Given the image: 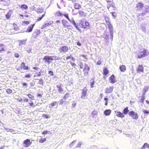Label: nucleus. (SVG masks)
Returning a JSON list of instances; mask_svg holds the SVG:
<instances>
[{
  "instance_id": "f257e3e1",
  "label": "nucleus",
  "mask_w": 149,
  "mask_h": 149,
  "mask_svg": "<svg viewBox=\"0 0 149 149\" xmlns=\"http://www.w3.org/2000/svg\"><path fill=\"white\" fill-rule=\"evenodd\" d=\"M148 54L149 52L147 50L144 49H142L137 53V57L138 58H141L148 56Z\"/></svg>"
},
{
  "instance_id": "f03ea898",
  "label": "nucleus",
  "mask_w": 149,
  "mask_h": 149,
  "mask_svg": "<svg viewBox=\"0 0 149 149\" xmlns=\"http://www.w3.org/2000/svg\"><path fill=\"white\" fill-rule=\"evenodd\" d=\"M79 26L84 29H88L89 27V23L85 19H82L79 24Z\"/></svg>"
},
{
  "instance_id": "7ed1b4c3",
  "label": "nucleus",
  "mask_w": 149,
  "mask_h": 149,
  "mask_svg": "<svg viewBox=\"0 0 149 149\" xmlns=\"http://www.w3.org/2000/svg\"><path fill=\"white\" fill-rule=\"evenodd\" d=\"M129 115L134 119L136 120L139 117L138 114L133 111H130L129 112Z\"/></svg>"
},
{
  "instance_id": "20e7f679",
  "label": "nucleus",
  "mask_w": 149,
  "mask_h": 149,
  "mask_svg": "<svg viewBox=\"0 0 149 149\" xmlns=\"http://www.w3.org/2000/svg\"><path fill=\"white\" fill-rule=\"evenodd\" d=\"M108 25V28L109 30V32L110 34V38L111 39V40H112L113 37V27L112 25L111 24L110 22H109Z\"/></svg>"
},
{
  "instance_id": "39448f33",
  "label": "nucleus",
  "mask_w": 149,
  "mask_h": 149,
  "mask_svg": "<svg viewBox=\"0 0 149 149\" xmlns=\"http://www.w3.org/2000/svg\"><path fill=\"white\" fill-rule=\"evenodd\" d=\"M69 49L68 47L66 46H60L58 50L60 53L65 52H68Z\"/></svg>"
},
{
  "instance_id": "423d86ee",
  "label": "nucleus",
  "mask_w": 149,
  "mask_h": 149,
  "mask_svg": "<svg viewBox=\"0 0 149 149\" xmlns=\"http://www.w3.org/2000/svg\"><path fill=\"white\" fill-rule=\"evenodd\" d=\"M114 88L113 86H109L107 87L105 90V93L106 94H109L112 92Z\"/></svg>"
},
{
  "instance_id": "0eeeda50",
  "label": "nucleus",
  "mask_w": 149,
  "mask_h": 149,
  "mask_svg": "<svg viewBox=\"0 0 149 149\" xmlns=\"http://www.w3.org/2000/svg\"><path fill=\"white\" fill-rule=\"evenodd\" d=\"M87 94V89L85 87L82 90V91L81 93V95L80 97L83 99H84Z\"/></svg>"
},
{
  "instance_id": "6e6552de",
  "label": "nucleus",
  "mask_w": 149,
  "mask_h": 149,
  "mask_svg": "<svg viewBox=\"0 0 149 149\" xmlns=\"http://www.w3.org/2000/svg\"><path fill=\"white\" fill-rule=\"evenodd\" d=\"M53 59L52 58L51 56H45L43 58V60L45 61V62H47L48 64H49L51 63L52 61H52V60Z\"/></svg>"
},
{
  "instance_id": "1a4fd4ad",
  "label": "nucleus",
  "mask_w": 149,
  "mask_h": 149,
  "mask_svg": "<svg viewBox=\"0 0 149 149\" xmlns=\"http://www.w3.org/2000/svg\"><path fill=\"white\" fill-rule=\"evenodd\" d=\"M23 143L24 144V146L27 147L31 145L32 141H31L30 139H27L24 141Z\"/></svg>"
},
{
  "instance_id": "9d476101",
  "label": "nucleus",
  "mask_w": 149,
  "mask_h": 149,
  "mask_svg": "<svg viewBox=\"0 0 149 149\" xmlns=\"http://www.w3.org/2000/svg\"><path fill=\"white\" fill-rule=\"evenodd\" d=\"M115 112L116 116L122 118L125 117V116L123 113H121L120 111H116Z\"/></svg>"
},
{
  "instance_id": "9b49d317",
  "label": "nucleus",
  "mask_w": 149,
  "mask_h": 149,
  "mask_svg": "<svg viewBox=\"0 0 149 149\" xmlns=\"http://www.w3.org/2000/svg\"><path fill=\"white\" fill-rule=\"evenodd\" d=\"M58 102H52L49 105V107L50 108H53V107L56 108L57 107Z\"/></svg>"
},
{
  "instance_id": "f8f14e48",
  "label": "nucleus",
  "mask_w": 149,
  "mask_h": 149,
  "mask_svg": "<svg viewBox=\"0 0 149 149\" xmlns=\"http://www.w3.org/2000/svg\"><path fill=\"white\" fill-rule=\"evenodd\" d=\"M148 12V10L147 8H145L144 10H143L142 13H139L137 16L140 17L141 16H144Z\"/></svg>"
},
{
  "instance_id": "ddd939ff",
  "label": "nucleus",
  "mask_w": 149,
  "mask_h": 149,
  "mask_svg": "<svg viewBox=\"0 0 149 149\" xmlns=\"http://www.w3.org/2000/svg\"><path fill=\"white\" fill-rule=\"evenodd\" d=\"M109 80H110V82L112 84H114L116 82L115 77L113 74L109 78Z\"/></svg>"
},
{
  "instance_id": "4468645a",
  "label": "nucleus",
  "mask_w": 149,
  "mask_h": 149,
  "mask_svg": "<svg viewBox=\"0 0 149 149\" xmlns=\"http://www.w3.org/2000/svg\"><path fill=\"white\" fill-rule=\"evenodd\" d=\"M33 9L38 13H42L43 11V8L41 7L36 8V7H34L33 8Z\"/></svg>"
},
{
  "instance_id": "2eb2a0df",
  "label": "nucleus",
  "mask_w": 149,
  "mask_h": 149,
  "mask_svg": "<svg viewBox=\"0 0 149 149\" xmlns=\"http://www.w3.org/2000/svg\"><path fill=\"white\" fill-rule=\"evenodd\" d=\"M62 85V84H60L57 85L56 86V87L58 88V90L59 93H62L63 91V88L61 87Z\"/></svg>"
},
{
  "instance_id": "dca6fc26",
  "label": "nucleus",
  "mask_w": 149,
  "mask_h": 149,
  "mask_svg": "<svg viewBox=\"0 0 149 149\" xmlns=\"http://www.w3.org/2000/svg\"><path fill=\"white\" fill-rule=\"evenodd\" d=\"M107 4V7L108 9H109L110 7H113L114 6L115 3L113 2V1H112L108 2Z\"/></svg>"
},
{
  "instance_id": "f3484780",
  "label": "nucleus",
  "mask_w": 149,
  "mask_h": 149,
  "mask_svg": "<svg viewBox=\"0 0 149 149\" xmlns=\"http://www.w3.org/2000/svg\"><path fill=\"white\" fill-rule=\"evenodd\" d=\"M69 21L73 25L77 30H79V31H80V30L79 29L78 26L77 25L73 18L71 20L70 19V21Z\"/></svg>"
},
{
  "instance_id": "a211bd4d",
  "label": "nucleus",
  "mask_w": 149,
  "mask_h": 149,
  "mask_svg": "<svg viewBox=\"0 0 149 149\" xmlns=\"http://www.w3.org/2000/svg\"><path fill=\"white\" fill-rule=\"evenodd\" d=\"M35 25V24H31L28 27L26 32H31L33 30V28L34 26Z\"/></svg>"
},
{
  "instance_id": "6ab92c4d",
  "label": "nucleus",
  "mask_w": 149,
  "mask_h": 149,
  "mask_svg": "<svg viewBox=\"0 0 149 149\" xmlns=\"http://www.w3.org/2000/svg\"><path fill=\"white\" fill-rule=\"evenodd\" d=\"M144 5L141 3H139L136 5V7L137 10H141L142 9Z\"/></svg>"
},
{
  "instance_id": "aec40b11",
  "label": "nucleus",
  "mask_w": 149,
  "mask_h": 149,
  "mask_svg": "<svg viewBox=\"0 0 149 149\" xmlns=\"http://www.w3.org/2000/svg\"><path fill=\"white\" fill-rule=\"evenodd\" d=\"M111 113V110L110 109H106L104 112V114L106 116H109Z\"/></svg>"
},
{
  "instance_id": "412c9836",
  "label": "nucleus",
  "mask_w": 149,
  "mask_h": 149,
  "mask_svg": "<svg viewBox=\"0 0 149 149\" xmlns=\"http://www.w3.org/2000/svg\"><path fill=\"white\" fill-rule=\"evenodd\" d=\"M144 95L145 94H143L142 96H140L139 97V102L142 103L143 102L145 99Z\"/></svg>"
},
{
  "instance_id": "4be33fe9",
  "label": "nucleus",
  "mask_w": 149,
  "mask_h": 149,
  "mask_svg": "<svg viewBox=\"0 0 149 149\" xmlns=\"http://www.w3.org/2000/svg\"><path fill=\"white\" fill-rule=\"evenodd\" d=\"M137 72L139 73L143 71V67L142 65H139L137 69Z\"/></svg>"
},
{
  "instance_id": "5701e85b",
  "label": "nucleus",
  "mask_w": 149,
  "mask_h": 149,
  "mask_svg": "<svg viewBox=\"0 0 149 149\" xmlns=\"http://www.w3.org/2000/svg\"><path fill=\"white\" fill-rule=\"evenodd\" d=\"M12 13V11L10 10L7 13V14L5 16L6 18L7 19H8L10 18L11 15V14Z\"/></svg>"
},
{
  "instance_id": "b1692460",
  "label": "nucleus",
  "mask_w": 149,
  "mask_h": 149,
  "mask_svg": "<svg viewBox=\"0 0 149 149\" xmlns=\"http://www.w3.org/2000/svg\"><path fill=\"white\" fill-rule=\"evenodd\" d=\"M27 40V39L24 40H19L18 41V42L19 43V46H22L24 44H25L26 43V42Z\"/></svg>"
},
{
  "instance_id": "393cba45",
  "label": "nucleus",
  "mask_w": 149,
  "mask_h": 149,
  "mask_svg": "<svg viewBox=\"0 0 149 149\" xmlns=\"http://www.w3.org/2000/svg\"><path fill=\"white\" fill-rule=\"evenodd\" d=\"M109 73V71L108 70L107 68H105L103 70V74L104 75V79H105L106 78V77H107V76L105 77V75H106L107 74Z\"/></svg>"
},
{
  "instance_id": "a878e982",
  "label": "nucleus",
  "mask_w": 149,
  "mask_h": 149,
  "mask_svg": "<svg viewBox=\"0 0 149 149\" xmlns=\"http://www.w3.org/2000/svg\"><path fill=\"white\" fill-rule=\"evenodd\" d=\"M128 107H126L124 108L123 111V113L124 115H126L129 112V110H128Z\"/></svg>"
},
{
  "instance_id": "bb28decb",
  "label": "nucleus",
  "mask_w": 149,
  "mask_h": 149,
  "mask_svg": "<svg viewBox=\"0 0 149 149\" xmlns=\"http://www.w3.org/2000/svg\"><path fill=\"white\" fill-rule=\"evenodd\" d=\"M52 23L53 22L51 23V22H50L49 23H45L44 24V25H42L41 26V28L42 29H44L46 26H48L51 25H52Z\"/></svg>"
},
{
  "instance_id": "cd10ccee",
  "label": "nucleus",
  "mask_w": 149,
  "mask_h": 149,
  "mask_svg": "<svg viewBox=\"0 0 149 149\" xmlns=\"http://www.w3.org/2000/svg\"><path fill=\"white\" fill-rule=\"evenodd\" d=\"M62 24L65 27L68 24V22L65 19H63L62 20Z\"/></svg>"
},
{
  "instance_id": "c85d7f7f",
  "label": "nucleus",
  "mask_w": 149,
  "mask_h": 149,
  "mask_svg": "<svg viewBox=\"0 0 149 149\" xmlns=\"http://www.w3.org/2000/svg\"><path fill=\"white\" fill-rule=\"evenodd\" d=\"M55 15L58 17H62L63 15V14L59 10L56 13Z\"/></svg>"
},
{
  "instance_id": "c756f323",
  "label": "nucleus",
  "mask_w": 149,
  "mask_h": 149,
  "mask_svg": "<svg viewBox=\"0 0 149 149\" xmlns=\"http://www.w3.org/2000/svg\"><path fill=\"white\" fill-rule=\"evenodd\" d=\"M120 70L122 72H124L126 70V67L124 65L120 66L119 67Z\"/></svg>"
},
{
  "instance_id": "7c9ffc66",
  "label": "nucleus",
  "mask_w": 149,
  "mask_h": 149,
  "mask_svg": "<svg viewBox=\"0 0 149 149\" xmlns=\"http://www.w3.org/2000/svg\"><path fill=\"white\" fill-rule=\"evenodd\" d=\"M90 70V68L88 65L85 63L84 64V71H89Z\"/></svg>"
},
{
  "instance_id": "2f4dec72",
  "label": "nucleus",
  "mask_w": 149,
  "mask_h": 149,
  "mask_svg": "<svg viewBox=\"0 0 149 149\" xmlns=\"http://www.w3.org/2000/svg\"><path fill=\"white\" fill-rule=\"evenodd\" d=\"M95 83V81L93 79H92L90 82V86L91 87L93 88L94 87V85Z\"/></svg>"
},
{
  "instance_id": "473e14b6",
  "label": "nucleus",
  "mask_w": 149,
  "mask_h": 149,
  "mask_svg": "<svg viewBox=\"0 0 149 149\" xmlns=\"http://www.w3.org/2000/svg\"><path fill=\"white\" fill-rule=\"evenodd\" d=\"M45 12H44V14H43L42 15V16L40 17H38V18L37 19L36 21L38 22V21H39L41 20L42 19V18L44 17V16L45 15Z\"/></svg>"
},
{
  "instance_id": "72a5a7b5",
  "label": "nucleus",
  "mask_w": 149,
  "mask_h": 149,
  "mask_svg": "<svg viewBox=\"0 0 149 149\" xmlns=\"http://www.w3.org/2000/svg\"><path fill=\"white\" fill-rule=\"evenodd\" d=\"M149 88V86H145L143 89V91L144 92V93H143V94H144V93L145 94V93L146 92V91H148Z\"/></svg>"
},
{
  "instance_id": "f704fd0d",
  "label": "nucleus",
  "mask_w": 149,
  "mask_h": 149,
  "mask_svg": "<svg viewBox=\"0 0 149 149\" xmlns=\"http://www.w3.org/2000/svg\"><path fill=\"white\" fill-rule=\"evenodd\" d=\"M74 8L75 9H78L81 8L80 5L77 3H75L74 5Z\"/></svg>"
},
{
  "instance_id": "c9c22d12",
  "label": "nucleus",
  "mask_w": 149,
  "mask_h": 149,
  "mask_svg": "<svg viewBox=\"0 0 149 149\" xmlns=\"http://www.w3.org/2000/svg\"><path fill=\"white\" fill-rule=\"evenodd\" d=\"M20 8L22 9H24L26 10L28 8V6L24 4L21 5Z\"/></svg>"
},
{
  "instance_id": "e433bc0d",
  "label": "nucleus",
  "mask_w": 149,
  "mask_h": 149,
  "mask_svg": "<svg viewBox=\"0 0 149 149\" xmlns=\"http://www.w3.org/2000/svg\"><path fill=\"white\" fill-rule=\"evenodd\" d=\"M41 70H40V71L38 72V73H36L34 75V77H36V76H37L38 77H40L41 75Z\"/></svg>"
},
{
  "instance_id": "4c0bfd02",
  "label": "nucleus",
  "mask_w": 149,
  "mask_h": 149,
  "mask_svg": "<svg viewBox=\"0 0 149 149\" xmlns=\"http://www.w3.org/2000/svg\"><path fill=\"white\" fill-rule=\"evenodd\" d=\"M141 30L143 31L144 32H146V28L145 26L143 24H142L141 25Z\"/></svg>"
},
{
  "instance_id": "58836bf2",
  "label": "nucleus",
  "mask_w": 149,
  "mask_h": 149,
  "mask_svg": "<svg viewBox=\"0 0 149 149\" xmlns=\"http://www.w3.org/2000/svg\"><path fill=\"white\" fill-rule=\"evenodd\" d=\"M104 100L105 101V105L107 106L108 105V100H109L108 99L107 97H105L104 98Z\"/></svg>"
},
{
  "instance_id": "ea45409f",
  "label": "nucleus",
  "mask_w": 149,
  "mask_h": 149,
  "mask_svg": "<svg viewBox=\"0 0 149 149\" xmlns=\"http://www.w3.org/2000/svg\"><path fill=\"white\" fill-rule=\"evenodd\" d=\"M46 140V139L45 138H41L39 140V142L40 143H43Z\"/></svg>"
},
{
  "instance_id": "a19ab883",
  "label": "nucleus",
  "mask_w": 149,
  "mask_h": 149,
  "mask_svg": "<svg viewBox=\"0 0 149 149\" xmlns=\"http://www.w3.org/2000/svg\"><path fill=\"white\" fill-rule=\"evenodd\" d=\"M63 15L66 18H67L69 21H70L68 14H63Z\"/></svg>"
},
{
  "instance_id": "79ce46f5",
  "label": "nucleus",
  "mask_w": 149,
  "mask_h": 149,
  "mask_svg": "<svg viewBox=\"0 0 149 149\" xmlns=\"http://www.w3.org/2000/svg\"><path fill=\"white\" fill-rule=\"evenodd\" d=\"M70 94L68 93H66L63 97V99L65 100L67 99L69 96Z\"/></svg>"
},
{
  "instance_id": "37998d69",
  "label": "nucleus",
  "mask_w": 149,
  "mask_h": 149,
  "mask_svg": "<svg viewBox=\"0 0 149 149\" xmlns=\"http://www.w3.org/2000/svg\"><path fill=\"white\" fill-rule=\"evenodd\" d=\"M97 112L95 111H94L92 113V116L93 117H95V115L97 114Z\"/></svg>"
},
{
  "instance_id": "c03bdc74",
  "label": "nucleus",
  "mask_w": 149,
  "mask_h": 149,
  "mask_svg": "<svg viewBox=\"0 0 149 149\" xmlns=\"http://www.w3.org/2000/svg\"><path fill=\"white\" fill-rule=\"evenodd\" d=\"M29 104L31 107H29L30 108L31 107H34L36 106L35 105H33V103L31 101L30 102H29Z\"/></svg>"
},
{
  "instance_id": "a18cd8bd",
  "label": "nucleus",
  "mask_w": 149,
  "mask_h": 149,
  "mask_svg": "<svg viewBox=\"0 0 149 149\" xmlns=\"http://www.w3.org/2000/svg\"><path fill=\"white\" fill-rule=\"evenodd\" d=\"M51 57H52V58L53 59L52 60V61L53 60H54L55 61L58 60V57L56 56H51Z\"/></svg>"
},
{
  "instance_id": "49530a36",
  "label": "nucleus",
  "mask_w": 149,
  "mask_h": 149,
  "mask_svg": "<svg viewBox=\"0 0 149 149\" xmlns=\"http://www.w3.org/2000/svg\"><path fill=\"white\" fill-rule=\"evenodd\" d=\"M25 63L24 62H22L20 65V68L21 69H22L25 66Z\"/></svg>"
},
{
  "instance_id": "de8ad7c7",
  "label": "nucleus",
  "mask_w": 149,
  "mask_h": 149,
  "mask_svg": "<svg viewBox=\"0 0 149 149\" xmlns=\"http://www.w3.org/2000/svg\"><path fill=\"white\" fill-rule=\"evenodd\" d=\"M9 131H10L9 132H10L13 134H15L17 132V131L14 130L12 129H10V130H9Z\"/></svg>"
},
{
  "instance_id": "09e8293b",
  "label": "nucleus",
  "mask_w": 149,
  "mask_h": 149,
  "mask_svg": "<svg viewBox=\"0 0 149 149\" xmlns=\"http://www.w3.org/2000/svg\"><path fill=\"white\" fill-rule=\"evenodd\" d=\"M37 80H39V81H40V82H39V84H40V85H43V80L42 79H37Z\"/></svg>"
},
{
  "instance_id": "8fccbe9b",
  "label": "nucleus",
  "mask_w": 149,
  "mask_h": 149,
  "mask_svg": "<svg viewBox=\"0 0 149 149\" xmlns=\"http://www.w3.org/2000/svg\"><path fill=\"white\" fill-rule=\"evenodd\" d=\"M42 116L45 118H50V116H49V115L45 114H43L42 115Z\"/></svg>"
},
{
  "instance_id": "3c124183",
  "label": "nucleus",
  "mask_w": 149,
  "mask_h": 149,
  "mask_svg": "<svg viewBox=\"0 0 149 149\" xmlns=\"http://www.w3.org/2000/svg\"><path fill=\"white\" fill-rule=\"evenodd\" d=\"M27 96L29 97L31 99V100H33L34 97L33 95H32L31 94H28L27 95Z\"/></svg>"
},
{
  "instance_id": "603ef678",
  "label": "nucleus",
  "mask_w": 149,
  "mask_h": 149,
  "mask_svg": "<svg viewBox=\"0 0 149 149\" xmlns=\"http://www.w3.org/2000/svg\"><path fill=\"white\" fill-rule=\"evenodd\" d=\"M42 134H51L50 132L48 131H44L42 132Z\"/></svg>"
},
{
  "instance_id": "864d4df0",
  "label": "nucleus",
  "mask_w": 149,
  "mask_h": 149,
  "mask_svg": "<svg viewBox=\"0 0 149 149\" xmlns=\"http://www.w3.org/2000/svg\"><path fill=\"white\" fill-rule=\"evenodd\" d=\"M6 92L8 94L11 93L12 92V90L10 89H8L6 90Z\"/></svg>"
},
{
  "instance_id": "5fc2aeb1",
  "label": "nucleus",
  "mask_w": 149,
  "mask_h": 149,
  "mask_svg": "<svg viewBox=\"0 0 149 149\" xmlns=\"http://www.w3.org/2000/svg\"><path fill=\"white\" fill-rule=\"evenodd\" d=\"M82 144V142L80 141V142H79L77 146V147L80 148L81 147V146Z\"/></svg>"
},
{
  "instance_id": "6e6d98bb",
  "label": "nucleus",
  "mask_w": 149,
  "mask_h": 149,
  "mask_svg": "<svg viewBox=\"0 0 149 149\" xmlns=\"http://www.w3.org/2000/svg\"><path fill=\"white\" fill-rule=\"evenodd\" d=\"M48 74L51 76H53L54 75V73L52 70L49 71Z\"/></svg>"
},
{
  "instance_id": "4d7b16f0",
  "label": "nucleus",
  "mask_w": 149,
  "mask_h": 149,
  "mask_svg": "<svg viewBox=\"0 0 149 149\" xmlns=\"http://www.w3.org/2000/svg\"><path fill=\"white\" fill-rule=\"evenodd\" d=\"M65 102V100H63V99H61L60 101H59L60 104H63V103Z\"/></svg>"
},
{
  "instance_id": "13d9d810",
  "label": "nucleus",
  "mask_w": 149,
  "mask_h": 149,
  "mask_svg": "<svg viewBox=\"0 0 149 149\" xmlns=\"http://www.w3.org/2000/svg\"><path fill=\"white\" fill-rule=\"evenodd\" d=\"M14 56L15 57L17 58H19V55L17 53H15Z\"/></svg>"
},
{
  "instance_id": "bf43d9fd",
  "label": "nucleus",
  "mask_w": 149,
  "mask_h": 149,
  "mask_svg": "<svg viewBox=\"0 0 149 149\" xmlns=\"http://www.w3.org/2000/svg\"><path fill=\"white\" fill-rule=\"evenodd\" d=\"M143 111L144 114H149V111L148 110H145Z\"/></svg>"
},
{
  "instance_id": "052dcab7",
  "label": "nucleus",
  "mask_w": 149,
  "mask_h": 149,
  "mask_svg": "<svg viewBox=\"0 0 149 149\" xmlns=\"http://www.w3.org/2000/svg\"><path fill=\"white\" fill-rule=\"evenodd\" d=\"M25 78H30L31 77V75L30 74H27L25 76Z\"/></svg>"
},
{
  "instance_id": "680f3d73",
  "label": "nucleus",
  "mask_w": 149,
  "mask_h": 149,
  "mask_svg": "<svg viewBox=\"0 0 149 149\" xmlns=\"http://www.w3.org/2000/svg\"><path fill=\"white\" fill-rule=\"evenodd\" d=\"M72 27V26L70 25H67L65 27V28H67L68 29H70V27Z\"/></svg>"
},
{
  "instance_id": "e2e57ef3",
  "label": "nucleus",
  "mask_w": 149,
  "mask_h": 149,
  "mask_svg": "<svg viewBox=\"0 0 149 149\" xmlns=\"http://www.w3.org/2000/svg\"><path fill=\"white\" fill-rule=\"evenodd\" d=\"M112 13V15H113V16L114 17H116V13L115 12H113L112 13Z\"/></svg>"
},
{
  "instance_id": "0e129e2a",
  "label": "nucleus",
  "mask_w": 149,
  "mask_h": 149,
  "mask_svg": "<svg viewBox=\"0 0 149 149\" xmlns=\"http://www.w3.org/2000/svg\"><path fill=\"white\" fill-rule=\"evenodd\" d=\"M30 84V85L31 86H34V85L35 84V83L34 81H32V82H31Z\"/></svg>"
},
{
  "instance_id": "69168bd1",
  "label": "nucleus",
  "mask_w": 149,
  "mask_h": 149,
  "mask_svg": "<svg viewBox=\"0 0 149 149\" xmlns=\"http://www.w3.org/2000/svg\"><path fill=\"white\" fill-rule=\"evenodd\" d=\"M76 105V103L74 101H73L72 104V105L73 107H74Z\"/></svg>"
},
{
  "instance_id": "338daca9",
  "label": "nucleus",
  "mask_w": 149,
  "mask_h": 149,
  "mask_svg": "<svg viewBox=\"0 0 149 149\" xmlns=\"http://www.w3.org/2000/svg\"><path fill=\"white\" fill-rule=\"evenodd\" d=\"M84 71V75L85 76L87 75L88 74V71Z\"/></svg>"
},
{
  "instance_id": "774afa93",
  "label": "nucleus",
  "mask_w": 149,
  "mask_h": 149,
  "mask_svg": "<svg viewBox=\"0 0 149 149\" xmlns=\"http://www.w3.org/2000/svg\"><path fill=\"white\" fill-rule=\"evenodd\" d=\"M102 62L101 61L99 60L97 62V64L98 65H100L101 64Z\"/></svg>"
}]
</instances>
